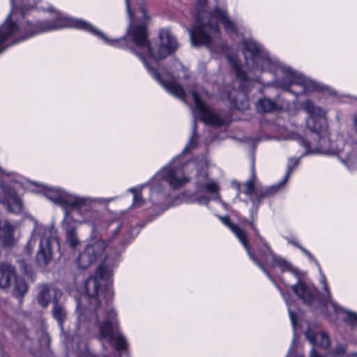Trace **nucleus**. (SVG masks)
Segmentation results:
<instances>
[{"label": "nucleus", "mask_w": 357, "mask_h": 357, "mask_svg": "<svg viewBox=\"0 0 357 357\" xmlns=\"http://www.w3.org/2000/svg\"><path fill=\"white\" fill-rule=\"evenodd\" d=\"M108 243L102 239L94 240L87 244L76 259L79 268H86L96 261L102 263L98 268L97 275L90 277L85 282L86 295L77 301L78 311L76 328L70 336L64 335V342L68 349L86 351V340L81 337L96 335L104 344L114 346L117 350H124L128 347L125 337L119 331L116 312L107 305L112 298L108 283L112 275V267L116 259L106 254Z\"/></svg>", "instance_id": "nucleus-1"}, {"label": "nucleus", "mask_w": 357, "mask_h": 357, "mask_svg": "<svg viewBox=\"0 0 357 357\" xmlns=\"http://www.w3.org/2000/svg\"><path fill=\"white\" fill-rule=\"evenodd\" d=\"M127 13L130 17V25L128 27L126 38L119 39H109L101 31L91 24L79 19L64 16L56 12L54 17L48 20L38 22L33 25L26 20V39L36 34L56 30L63 27H74L86 31L105 43L113 47H123L126 38L131 40L136 48L132 50L142 59L149 73L161 85L174 96L184 100L185 93L182 86L175 80L164 81L156 73L155 69L149 63L146 59L151 61L156 62L174 52L178 48V43L169 31L162 29L160 31L158 38L154 45H151L149 40V33L146 26L150 21L144 8H142L137 13L134 19L130 10L128 0H125Z\"/></svg>", "instance_id": "nucleus-2"}, {"label": "nucleus", "mask_w": 357, "mask_h": 357, "mask_svg": "<svg viewBox=\"0 0 357 357\" xmlns=\"http://www.w3.org/2000/svg\"><path fill=\"white\" fill-rule=\"evenodd\" d=\"M207 167L208 160L205 156L186 163L182 162L181 155L176 156L154 175L149 184L128 190L133 194L132 206H142L145 202L144 197L148 195L147 199L153 205L162 206L167 199L165 183H168L173 189H178L189 183L194 176L196 186L194 202L207 205L211 199H213L227 208V204L220 199L219 183L208 178Z\"/></svg>", "instance_id": "nucleus-3"}, {"label": "nucleus", "mask_w": 357, "mask_h": 357, "mask_svg": "<svg viewBox=\"0 0 357 357\" xmlns=\"http://www.w3.org/2000/svg\"><path fill=\"white\" fill-rule=\"evenodd\" d=\"M304 110L307 113L306 127L314 132L318 139V144L310 143L303 138L295 135L291 137L297 139L298 142L304 149V153L324 154L337 155L341 162L349 169L357 168V142L352 145L345 144L343 137L337 136L335 139L329 137L325 118L326 112L321 107H317L310 100L303 103ZM352 125L357 132V112L352 116Z\"/></svg>", "instance_id": "nucleus-4"}, {"label": "nucleus", "mask_w": 357, "mask_h": 357, "mask_svg": "<svg viewBox=\"0 0 357 357\" xmlns=\"http://www.w3.org/2000/svg\"><path fill=\"white\" fill-rule=\"evenodd\" d=\"M215 0H197L195 5L197 20L190 31L192 45H204L212 48L220 38L219 23L228 32H235L236 25L231 21L224 9L219 8Z\"/></svg>", "instance_id": "nucleus-5"}, {"label": "nucleus", "mask_w": 357, "mask_h": 357, "mask_svg": "<svg viewBox=\"0 0 357 357\" xmlns=\"http://www.w3.org/2000/svg\"><path fill=\"white\" fill-rule=\"evenodd\" d=\"M243 45V54L248 67L261 71H273L280 77L281 80L278 84L283 89H287L292 84L298 85L302 87L300 93L317 89V86L313 81L280 63L276 59L271 58L268 52L252 39L245 40Z\"/></svg>", "instance_id": "nucleus-6"}, {"label": "nucleus", "mask_w": 357, "mask_h": 357, "mask_svg": "<svg viewBox=\"0 0 357 357\" xmlns=\"http://www.w3.org/2000/svg\"><path fill=\"white\" fill-rule=\"evenodd\" d=\"M45 196L56 204L63 207L67 206L79 210L86 209V214L82 219L77 220L79 222H88L90 221V216L94 213L89 210L95 204L107 203L114 200V198L104 199L91 197H82L57 188H47L45 192Z\"/></svg>", "instance_id": "nucleus-7"}, {"label": "nucleus", "mask_w": 357, "mask_h": 357, "mask_svg": "<svg viewBox=\"0 0 357 357\" xmlns=\"http://www.w3.org/2000/svg\"><path fill=\"white\" fill-rule=\"evenodd\" d=\"M38 239L40 240V245L36 254V261L38 264L45 266L52 259L53 245L56 244L59 246V241L54 229L36 225L26 247L29 255L31 254Z\"/></svg>", "instance_id": "nucleus-8"}, {"label": "nucleus", "mask_w": 357, "mask_h": 357, "mask_svg": "<svg viewBox=\"0 0 357 357\" xmlns=\"http://www.w3.org/2000/svg\"><path fill=\"white\" fill-rule=\"evenodd\" d=\"M253 229L255 236L258 238L259 242L261 244V248L259 249V259L255 256L257 261L264 267V266L260 262L262 261L273 268L278 267L282 272H289L296 278H299L301 272L298 268L293 266L292 264L287 261L286 259L275 255L272 250L271 249L268 243L262 237L259 230L257 229L256 225L253 222H248Z\"/></svg>", "instance_id": "nucleus-9"}, {"label": "nucleus", "mask_w": 357, "mask_h": 357, "mask_svg": "<svg viewBox=\"0 0 357 357\" xmlns=\"http://www.w3.org/2000/svg\"><path fill=\"white\" fill-rule=\"evenodd\" d=\"M289 243H291L292 245H294V246H296V248H298V249H300L307 257V258L310 261H313L315 264V265L318 268V270H319V272L320 276H321V283L322 284L323 289L326 293L325 296L329 301V304L332 306L334 311L336 313H339L340 311L344 312L347 315L346 321H347L349 324H351L353 326L357 325V314L356 313L343 309L342 307L339 306L337 304H336L333 301L331 300V294L329 287L327 284L326 278L324 275V274L323 273L321 266H320L319 262L317 261V260L314 258V257L308 250H307L305 248H304L303 247L300 245L298 242H296L295 241H289Z\"/></svg>", "instance_id": "nucleus-10"}, {"label": "nucleus", "mask_w": 357, "mask_h": 357, "mask_svg": "<svg viewBox=\"0 0 357 357\" xmlns=\"http://www.w3.org/2000/svg\"><path fill=\"white\" fill-rule=\"evenodd\" d=\"M222 222L226 225L228 228H229L231 231L235 234L236 238L243 245L244 249L245 250L247 254L249 256L250 260H252L266 275L267 277L275 284V280L271 278L270 273L267 271V269L264 267L256 259L255 253L251 248V246L248 241L247 234L245 231L241 228L238 225L233 224L231 222L229 217H220V218Z\"/></svg>", "instance_id": "nucleus-11"}, {"label": "nucleus", "mask_w": 357, "mask_h": 357, "mask_svg": "<svg viewBox=\"0 0 357 357\" xmlns=\"http://www.w3.org/2000/svg\"><path fill=\"white\" fill-rule=\"evenodd\" d=\"M191 96L195 103V112L199 115L201 120L204 123L215 126H219L222 123V121L219 116L213 113L211 109L201 100L195 91H192Z\"/></svg>", "instance_id": "nucleus-12"}, {"label": "nucleus", "mask_w": 357, "mask_h": 357, "mask_svg": "<svg viewBox=\"0 0 357 357\" xmlns=\"http://www.w3.org/2000/svg\"><path fill=\"white\" fill-rule=\"evenodd\" d=\"M298 164V159H290L289 162L287 165V172L285 174L284 177L283 178V180L281 182H280L278 184L272 185L268 189H267L266 191L261 192L260 193V196L259 197L257 196V199H255V198H252L251 200L255 208L257 207V205L261 199H262L268 195H273V194L277 192L287 183V180L289 178L290 174H291V172L294 170V168L295 167H296ZM255 210L256 211L257 208H255Z\"/></svg>", "instance_id": "nucleus-13"}, {"label": "nucleus", "mask_w": 357, "mask_h": 357, "mask_svg": "<svg viewBox=\"0 0 357 357\" xmlns=\"http://www.w3.org/2000/svg\"><path fill=\"white\" fill-rule=\"evenodd\" d=\"M0 190L3 194V198L0 197V202L6 206L9 211L19 213L22 210V204L15 191L11 189L6 190L2 187H0Z\"/></svg>", "instance_id": "nucleus-14"}, {"label": "nucleus", "mask_w": 357, "mask_h": 357, "mask_svg": "<svg viewBox=\"0 0 357 357\" xmlns=\"http://www.w3.org/2000/svg\"><path fill=\"white\" fill-rule=\"evenodd\" d=\"M73 220L72 217L66 213L63 220L61 222V227L66 231V241L69 246L75 248L80 245L77 235L74 227L72 225Z\"/></svg>", "instance_id": "nucleus-15"}, {"label": "nucleus", "mask_w": 357, "mask_h": 357, "mask_svg": "<svg viewBox=\"0 0 357 357\" xmlns=\"http://www.w3.org/2000/svg\"><path fill=\"white\" fill-rule=\"evenodd\" d=\"M52 296H54V299H58L62 296V292L57 289L47 285H41L38 294V302L41 306L46 307L49 305Z\"/></svg>", "instance_id": "nucleus-16"}, {"label": "nucleus", "mask_w": 357, "mask_h": 357, "mask_svg": "<svg viewBox=\"0 0 357 357\" xmlns=\"http://www.w3.org/2000/svg\"><path fill=\"white\" fill-rule=\"evenodd\" d=\"M14 227L7 220L0 222V243L4 246H13L16 242Z\"/></svg>", "instance_id": "nucleus-17"}, {"label": "nucleus", "mask_w": 357, "mask_h": 357, "mask_svg": "<svg viewBox=\"0 0 357 357\" xmlns=\"http://www.w3.org/2000/svg\"><path fill=\"white\" fill-rule=\"evenodd\" d=\"M301 273L299 274V278H296L298 282L291 286V289L303 302L310 303L314 298V294L311 288L301 280Z\"/></svg>", "instance_id": "nucleus-18"}, {"label": "nucleus", "mask_w": 357, "mask_h": 357, "mask_svg": "<svg viewBox=\"0 0 357 357\" xmlns=\"http://www.w3.org/2000/svg\"><path fill=\"white\" fill-rule=\"evenodd\" d=\"M287 106V103L282 102L280 99L273 101L269 98H262L257 103V109L260 112H271L280 110Z\"/></svg>", "instance_id": "nucleus-19"}, {"label": "nucleus", "mask_w": 357, "mask_h": 357, "mask_svg": "<svg viewBox=\"0 0 357 357\" xmlns=\"http://www.w3.org/2000/svg\"><path fill=\"white\" fill-rule=\"evenodd\" d=\"M227 100L234 108L239 110H245L249 107L248 100L245 95L236 89L229 91Z\"/></svg>", "instance_id": "nucleus-20"}, {"label": "nucleus", "mask_w": 357, "mask_h": 357, "mask_svg": "<svg viewBox=\"0 0 357 357\" xmlns=\"http://www.w3.org/2000/svg\"><path fill=\"white\" fill-rule=\"evenodd\" d=\"M306 338L313 345L327 348L330 344V339L327 334L324 332H314L307 329L305 333Z\"/></svg>", "instance_id": "nucleus-21"}, {"label": "nucleus", "mask_w": 357, "mask_h": 357, "mask_svg": "<svg viewBox=\"0 0 357 357\" xmlns=\"http://www.w3.org/2000/svg\"><path fill=\"white\" fill-rule=\"evenodd\" d=\"M15 278L14 268L8 264H0V288H6Z\"/></svg>", "instance_id": "nucleus-22"}, {"label": "nucleus", "mask_w": 357, "mask_h": 357, "mask_svg": "<svg viewBox=\"0 0 357 357\" xmlns=\"http://www.w3.org/2000/svg\"><path fill=\"white\" fill-rule=\"evenodd\" d=\"M52 315L57 321L61 330L63 331V322L67 319V311L65 307L57 301H54L52 307Z\"/></svg>", "instance_id": "nucleus-23"}, {"label": "nucleus", "mask_w": 357, "mask_h": 357, "mask_svg": "<svg viewBox=\"0 0 357 357\" xmlns=\"http://www.w3.org/2000/svg\"><path fill=\"white\" fill-rule=\"evenodd\" d=\"M28 287L24 280L16 278L13 294L17 298L23 296L27 291Z\"/></svg>", "instance_id": "nucleus-24"}, {"label": "nucleus", "mask_w": 357, "mask_h": 357, "mask_svg": "<svg viewBox=\"0 0 357 357\" xmlns=\"http://www.w3.org/2000/svg\"><path fill=\"white\" fill-rule=\"evenodd\" d=\"M227 59L229 63H231V66L233 67L237 77L241 79H248V77L245 75V73L241 70L238 59L236 56H228Z\"/></svg>", "instance_id": "nucleus-25"}, {"label": "nucleus", "mask_w": 357, "mask_h": 357, "mask_svg": "<svg viewBox=\"0 0 357 357\" xmlns=\"http://www.w3.org/2000/svg\"><path fill=\"white\" fill-rule=\"evenodd\" d=\"M196 128H197V126H196V121L195 120V123H194V126H193V133L188 142V143L187 144V145L185 146V147L184 148V149L183 150V153H187L188 151H190L191 149H192L194 147H195L197 146V135L196 133Z\"/></svg>", "instance_id": "nucleus-26"}, {"label": "nucleus", "mask_w": 357, "mask_h": 357, "mask_svg": "<svg viewBox=\"0 0 357 357\" xmlns=\"http://www.w3.org/2000/svg\"><path fill=\"white\" fill-rule=\"evenodd\" d=\"M256 179V175L255 169L252 168V176L251 178L247 181L245 183V190L244 193L246 195H251L254 192L255 186V181Z\"/></svg>", "instance_id": "nucleus-27"}, {"label": "nucleus", "mask_w": 357, "mask_h": 357, "mask_svg": "<svg viewBox=\"0 0 357 357\" xmlns=\"http://www.w3.org/2000/svg\"><path fill=\"white\" fill-rule=\"evenodd\" d=\"M346 351L345 345L339 344L333 350V355L335 356H342L346 354Z\"/></svg>", "instance_id": "nucleus-28"}, {"label": "nucleus", "mask_w": 357, "mask_h": 357, "mask_svg": "<svg viewBox=\"0 0 357 357\" xmlns=\"http://www.w3.org/2000/svg\"><path fill=\"white\" fill-rule=\"evenodd\" d=\"M286 303H287V305L288 306L289 314V317H290V319H291V324L293 326L294 330L295 331V328H296V316L293 313L291 310L290 309L289 303L287 301H286Z\"/></svg>", "instance_id": "nucleus-29"}, {"label": "nucleus", "mask_w": 357, "mask_h": 357, "mask_svg": "<svg viewBox=\"0 0 357 357\" xmlns=\"http://www.w3.org/2000/svg\"><path fill=\"white\" fill-rule=\"evenodd\" d=\"M310 357H324L322 355L317 354L314 349H312Z\"/></svg>", "instance_id": "nucleus-30"}, {"label": "nucleus", "mask_w": 357, "mask_h": 357, "mask_svg": "<svg viewBox=\"0 0 357 357\" xmlns=\"http://www.w3.org/2000/svg\"><path fill=\"white\" fill-rule=\"evenodd\" d=\"M119 229H120V225H117L115 227L114 231H112V235L114 236V237L118 234Z\"/></svg>", "instance_id": "nucleus-31"}, {"label": "nucleus", "mask_w": 357, "mask_h": 357, "mask_svg": "<svg viewBox=\"0 0 357 357\" xmlns=\"http://www.w3.org/2000/svg\"><path fill=\"white\" fill-rule=\"evenodd\" d=\"M347 357H357V353H353L351 354H349Z\"/></svg>", "instance_id": "nucleus-32"}, {"label": "nucleus", "mask_w": 357, "mask_h": 357, "mask_svg": "<svg viewBox=\"0 0 357 357\" xmlns=\"http://www.w3.org/2000/svg\"><path fill=\"white\" fill-rule=\"evenodd\" d=\"M86 357H94L93 355H92L91 354H86Z\"/></svg>", "instance_id": "nucleus-33"}]
</instances>
